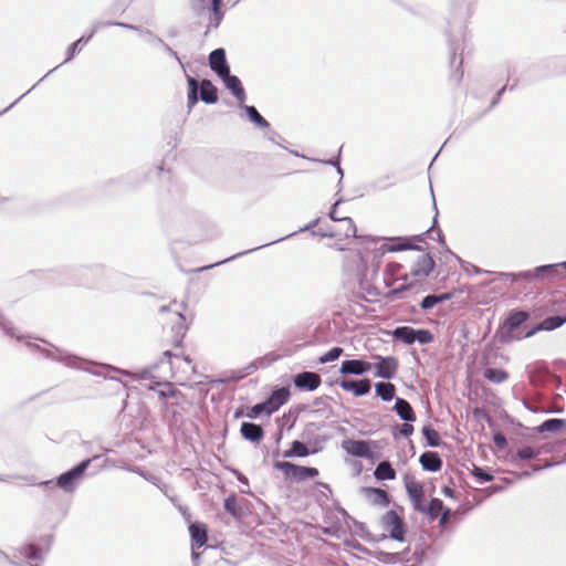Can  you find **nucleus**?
I'll return each instance as SVG.
<instances>
[{
    "instance_id": "obj_1",
    "label": "nucleus",
    "mask_w": 566,
    "mask_h": 566,
    "mask_svg": "<svg viewBox=\"0 0 566 566\" xmlns=\"http://www.w3.org/2000/svg\"><path fill=\"white\" fill-rule=\"evenodd\" d=\"M342 200H337L331 211L329 218L333 221H337L346 226L345 238L357 239V253L360 262L358 272L359 283H371L377 277L380 260L387 252H399L412 249L413 247L409 243H381V238L369 237V235H357V228L349 217H338L337 207Z\"/></svg>"
},
{
    "instance_id": "obj_2",
    "label": "nucleus",
    "mask_w": 566,
    "mask_h": 566,
    "mask_svg": "<svg viewBox=\"0 0 566 566\" xmlns=\"http://www.w3.org/2000/svg\"><path fill=\"white\" fill-rule=\"evenodd\" d=\"M0 328L7 336L19 342H24L25 347L30 352L38 353L45 359L60 363L69 368L93 373L90 368V366L93 364L91 360L80 357L64 348H61L43 337L34 336L31 334H18L12 322L7 319V317L1 312Z\"/></svg>"
},
{
    "instance_id": "obj_3",
    "label": "nucleus",
    "mask_w": 566,
    "mask_h": 566,
    "mask_svg": "<svg viewBox=\"0 0 566 566\" xmlns=\"http://www.w3.org/2000/svg\"><path fill=\"white\" fill-rule=\"evenodd\" d=\"M97 459H99V455L85 458L51 480L36 482L34 475L0 474V481L8 482L11 479H21L29 482L31 485L42 488L44 491H49L52 488H59L65 493H73L85 478L86 471L91 464Z\"/></svg>"
},
{
    "instance_id": "obj_4",
    "label": "nucleus",
    "mask_w": 566,
    "mask_h": 566,
    "mask_svg": "<svg viewBox=\"0 0 566 566\" xmlns=\"http://www.w3.org/2000/svg\"><path fill=\"white\" fill-rule=\"evenodd\" d=\"M534 326L531 312L523 308H512L501 319L494 337L502 344L522 340L533 335L527 333Z\"/></svg>"
},
{
    "instance_id": "obj_5",
    "label": "nucleus",
    "mask_w": 566,
    "mask_h": 566,
    "mask_svg": "<svg viewBox=\"0 0 566 566\" xmlns=\"http://www.w3.org/2000/svg\"><path fill=\"white\" fill-rule=\"evenodd\" d=\"M566 279V261L555 264L536 266L533 270L522 271L518 273L499 272L490 279L488 283L497 281H545V280H564Z\"/></svg>"
},
{
    "instance_id": "obj_6",
    "label": "nucleus",
    "mask_w": 566,
    "mask_h": 566,
    "mask_svg": "<svg viewBox=\"0 0 566 566\" xmlns=\"http://www.w3.org/2000/svg\"><path fill=\"white\" fill-rule=\"evenodd\" d=\"M355 549L361 551L366 554H368L371 558L384 563V564H401L403 566H420L423 563V559L426 557V553L422 551H416L412 556L406 557V555L409 553L410 548L407 546L405 549L400 552H386L382 549H375L370 551L366 547H364L360 543L356 542L354 545H352Z\"/></svg>"
},
{
    "instance_id": "obj_7",
    "label": "nucleus",
    "mask_w": 566,
    "mask_h": 566,
    "mask_svg": "<svg viewBox=\"0 0 566 566\" xmlns=\"http://www.w3.org/2000/svg\"><path fill=\"white\" fill-rule=\"evenodd\" d=\"M380 527L387 533L381 534L375 541L392 539L399 543L406 542L408 534V526L403 517L400 516L396 510L386 511L379 521Z\"/></svg>"
},
{
    "instance_id": "obj_8",
    "label": "nucleus",
    "mask_w": 566,
    "mask_h": 566,
    "mask_svg": "<svg viewBox=\"0 0 566 566\" xmlns=\"http://www.w3.org/2000/svg\"><path fill=\"white\" fill-rule=\"evenodd\" d=\"M273 468L283 473L285 480L292 482H303L315 479L319 471L314 467L301 465L291 461H274Z\"/></svg>"
},
{
    "instance_id": "obj_9",
    "label": "nucleus",
    "mask_w": 566,
    "mask_h": 566,
    "mask_svg": "<svg viewBox=\"0 0 566 566\" xmlns=\"http://www.w3.org/2000/svg\"><path fill=\"white\" fill-rule=\"evenodd\" d=\"M53 535H45L38 542H29L21 546L20 553L30 560H43L51 549Z\"/></svg>"
},
{
    "instance_id": "obj_10",
    "label": "nucleus",
    "mask_w": 566,
    "mask_h": 566,
    "mask_svg": "<svg viewBox=\"0 0 566 566\" xmlns=\"http://www.w3.org/2000/svg\"><path fill=\"white\" fill-rule=\"evenodd\" d=\"M373 358L376 360V364H373V368H375L373 373L374 377L385 380L395 378L399 368V360L397 357L375 354L373 355Z\"/></svg>"
},
{
    "instance_id": "obj_11",
    "label": "nucleus",
    "mask_w": 566,
    "mask_h": 566,
    "mask_svg": "<svg viewBox=\"0 0 566 566\" xmlns=\"http://www.w3.org/2000/svg\"><path fill=\"white\" fill-rule=\"evenodd\" d=\"M543 452L544 449L541 444H515L507 449V459L514 465H520L522 461L537 458Z\"/></svg>"
},
{
    "instance_id": "obj_12",
    "label": "nucleus",
    "mask_w": 566,
    "mask_h": 566,
    "mask_svg": "<svg viewBox=\"0 0 566 566\" xmlns=\"http://www.w3.org/2000/svg\"><path fill=\"white\" fill-rule=\"evenodd\" d=\"M223 510L237 521H242L251 514L250 502L239 499L235 493L229 494L223 500Z\"/></svg>"
},
{
    "instance_id": "obj_13",
    "label": "nucleus",
    "mask_w": 566,
    "mask_h": 566,
    "mask_svg": "<svg viewBox=\"0 0 566 566\" xmlns=\"http://www.w3.org/2000/svg\"><path fill=\"white\" fill-rule=\"evenodd\" d=\"M175 357V355L170 350H165L161 354V357L155 361L154 364H150L148 366L137 368L132 371L133 379L135 380H150L154 378V371L158 370L163 366H167L168 369H171V358Z\"/></svg>"
},
{
    "instance_id": "obj_14",
    "label": "nucleus",
    "mask_w": 566,
    "mask_h": 566,
    "mask_svg": "<svg viewBox=\"0 0 566 566\" xmlns=\"http://www.w3.org/2000/svg\"><path fill=\"white\" fill-rule=\"evenodd\" d=\"M413 286L415 285H399L397 289H390L387 292H384L378 285H359L360 290L365 291L367 296H382L386 300V303L405 298L406 292L410 291Z\"/></svg>"
},
{
    "instance_id": "obj_15",
    "label": "nucleus",
    "mask_w": 566,
    "mask_h": 566,
    "mask_svg": "<svg viewBox=\"0 0 566 566\" xmlns=\"http://www.w3.org/2000/svg\"><path fill=\"white\" fill-rule=\"evenodd\" d=\"M468 286L469 285H462L461 289L453 290L451 292H432L421 298V301L419 302V307L424 312L431 311L437 305L442 304L446 301L454 297L457 293H463L464 291H469Z\"/></svg>"
},
{
    "instance_id": "obj_16",
    "label": "nucleus",
    "mask_w": 566,
    "mask_h": 566,
    "mask_svg": "<svg viewBox=\"0 0 566 566\" xmlns=\"http://www.w3.org/2000/svg\"><path fill=\"white\" fill-rule=\"evenodd\" d=\"M293 386L300 391H314L321 384L322 378L315 371H300L292 376Z\"/></svg>"
},
{
    "instance_id": "obj_17",
    "label": "nucleus",
    "mask_w": 566,
    "mask_h": 566,
    "mask_svg": "<svg viewBox=\"0 0 566 566\" xmlns=\"http://www.w3.org/2000/svg\"><path fill=\"white\" fill-rule=\"evenodd\" d=\"M344 391L352 392L355 397H364L370 392L371 381L368 378L350 379L340 378L335 381Z\"/></svg>"
},
{
    "instance_id": "obj_18",
    "label": "nucleus",
    "mask_w": 566,
    "mask_h": 566,
    "mask_svg": "<svg viewBox=\"0 0 566 566\" xmlns=\"http://www.w3.org/2000/svg\"><path fill=\"white\" fill-rule=\"evenodd\" d=\"M417 512L427 515L431 521L438 518V514L440 513L439 523H443L451 513V509L444 506L441 499L431 497L427 504L422 503Z\"/></svg>"
},
{
    "instance_id": "obj_19",
    "label": "nucleus",
    "mask_w": 566,
    "mask_h": 566,
    "mask_svg": "<svg viewBox=\"0 0 566 566\" xmlns=\"http://www.w3.org/2000/svg\"><path fill=\"white\" fill-rule=\"evenodd\" d=\"M368 447L378 448V442L375 440H361L347 438L343 440L342 448L350 457L361 458L367 457Z\"/></svg>"
},
{
    "instance_id": "obj_20",
    "label": "nucleus",
    "mask_w": 566,
    "mask_h": 566,
    "mask_svg": "<svg viewBox=\"0 0 566 566\" xmlns=\"http://www.w3.org/2000/svg\"><path fill=\"white\" fill-rule=\"evenodd\" d=\"M434 268V261L428 253L420 254L409 269V273L415 279L413 283H418L429 275Z\"/></svg>"
},
{
    "instance_id": "obj_21",
    "label": "nucleus",
    "mask_w": 566,
    "mask_h": 566,
    "mask_svg": "<svg viewBox=\"0 0 566 566\" xmlns=\"http://www.w3.org/2000/svg\"><path fill=\"white\" fill-rule=\"evenodd\" d=\"M373 366L363 358L345 359L340 364L339 373L343 376H363L371 371Z\"/></svg>"
},
{
    "instance_id": "obj_22",
    "label": "nucleus",
    "mask_w": 566,
    "mask_h": 566,
    "mask_svg": "<svg viewBox=\"0 0 566 566\" xmlns=\"http://www.w3.org/2000/svg\"><path fill=\"white\" fill-rule=\"evenodd\" d=\"M360 494L375 506L388 507L391 503L390 495L381 488L377 486H361L359 489Z\"/></svg>"
},
{
    "instance_id": "obj_23",
    "label": "nucleus",
    "mask_w": 566,
    "mask_h": 566,
    "mask_svg": "<svg viewBox=\"0 0 566 566\" xmlns=\"http://www.w3.org/2000/svg\"><path fill=\"white\" fill-rule=\"evenodd\" d=\"M566 323V312L548 315L538 323H534V326L527 333L528 335H535L541 331L552 332L562 327Z\"/></svg>"
},
{
    "instance_id": "obj_24",
    "label": "nucleus",
    "mask_w": 566,
    "mask_h": 566,
    "mask_svg": "<svg viewBox=\"0 0 566 566\" xmlns=\"http://www.w3.org/2000/svg\"><path fill=\"white\" fill-rule=\"evenodd\" d=\"M291 392L284 386H275L264 399L271 413L276 412L290 399Z\"/></svg>"
},
{
    "instance_id": "obj_25",
    "label": "nucleus",
    "mask_w": 566,
    "mask_h": 566,
    "mask_svg": "<svg viewBox=\"0 0 566 566\" xmlns=\"http://www.w3.org/2000/svg\"><path fill=\"white\" fill-rule=\"evenodd\" d=\"M323 450L322 446L310 448L304 441L293 440L290 448L282 452L283 458H306Z\"/></svg>"
},
{
    "instance_id": "obj_26",
    "label": "nucleus",
    "mask_w": 566,
    "mask_h": 566,
    "mask_svg": "<svg viewBox=\"0 0 566 566\" xmlns=\"http://www.w3.org/2000/svg\"><path fill=\"white\" fill-rule=\"evenodd\" d=\"M191 548L199 549L207 544L208 527L205 523L196 521L189 524Z\"/></svg>"
},
{
    "instance_id": "obj_27",
    "label": "nucleus",
    "mask_w": 566,
    "mask_h": 566,
    "mask_svg": "<svg viewBox=\"0 0 566 566\" xmlns=\"http://www.w3.org/2000/svg\"><path fill=\"white\" fill-rule=\"evenodd\" d=\"M240 434L245 441L258 444L264 439L265 432L261 424L243 421L240 426Z\"/></svg>"
},
{
    "instance_id": "obj_28",
    "label": "nucleus",
    "mask_w": 566,
    "mask_h": 566,
    "mask_svg": "<svg viewBox=\"0 0 566 566\" xmlns=\"http://www.w3.org/2000/svg\"><path fill=\"white\" fill-rule=\"evenodd\" d=\"M419 463L423 471L436 473L443 467L442 457L437 451H424L419 457Z\"/></svg>"
},
{
    "instance_id": "obj_29",
    "label": "nucleus",
    "mask_w": 566,
    "mask_h": 566,
    "mask_svg": "<svg viewBox=\"0 0 566 566\" xmlns=\"http://www.w3.org/2000/svg\"><path fill=\"white\" fill-rule=\"evenodd\" d=\"M405 489L412 509L417 512L422 504L423 486L420 482L409 480L405 476Z\"/></svg>"
},
{
    "instance_id": "obj_30",
    "label": "nucleus",
    "mask_w": 566,
    "mask_h": 566,
    "mask_svg": "<svg viewBox=\"0 0 566 566\" xmlns=\"http://www.w3.org/2000/svg\"><path fill=\"white\" fill-rule=\"evenodd\" d=\"M226 87L232 93V95L238 99L240 105H242L245 99V92L243 90L242 83L240 78L235 75H231L230 72L221 76Z\"/></svg>"
},
{
    "instance_id": "obj_31",
    "label": "nucleus",
    "mask_w": 566,
    "mask_h": 566,
    "mask_svg": "<svg viewBox=\"0 0 566 566\" xmlns=\"http://www.w3.org/2000/svg\"><path fill=\"white\" fill-rule=\"evenodd\" d=\"M392 409L396 415L405 422H415L417 419L411 403L405 398H396Z\"/></svg>"
},
{
    "instance_id": "obj_32",
    "label": "nucleus",
    "mask_w": 566,
    "mask_h": 566,
    "mask_svg": "<svg viewBox=\"0 0 566 566\" xmlns=\"http://www.w3.org/2000/svg\"><path fill=\"white\" fill-rule=\"evenodd\" d=\"M210 67L221 77L230 72L223 49H216L209 55Z\"/></svg>"
},
{
    "instance_id": "obj_33",
    "label": "nucleus",
    "mask_w": 566,
    "mask_h": 566,
    "mask_svg": "<svg viewBox=\"0 0 566 566\" xmlns=\"http://www.w3.org/2000/svg\"><path fill=\"white\" fill-rule=\"evenodd\" d=\"M566 429V419L563 418H549L544 420L542 423L533 428V431L542 434L546 432H559Z\"/></svg>"
},
{
    "instance_id": "obj_34",
    "label": "nucleus",
    "mask_w": 566,
    "mask_h": 566,
    "mask_svg": "<svg viewBox=\"0 0 566 566\" xmlns=\"http://www.w3.org/2000/svg\"><path fill=\"white\" fill-rule=\"evenodd\" d=\"M385 273L387 277L384 283H396L401 280L406 281L409 272L401 264L391 262L387 264Z\"/></svg>"
},
{
    "instance_id": "obj_35",
    "label": "nucleus",
    "mask_w": 566,
    "mask_h": 566,
    "mask_svg": "<svg viewBox=\"0 0 566 566\" xmlns=\"http://www.w3.org/2000/svg\"><path fill=\"white\" fill-rule=\"evenodd\" d=\"M392 339L400 342L405 345H412L415 343V328L411 326H397L389 332Z\"/></svg>"
},
{
    "instance_id": "obj_36",
    "label": "nucleus",
    "mask_w": 566,
    "mask_h": 566,
    "mask_svg": "<svg viewBox=\"0 0 566 566\" xmlns=\"http://www.w3.org/2000/svg\"><path fill=\"white\" fill-rule=\"evenodd\" d=\"M397 476V472L389 460L380 461L374 471V478L377 481H392Z\"/></svg>"
},
{
    "instance_id": "obj_37",
    "label": "nucleus",
    "mask_w": 566,
    "mask_h": 566,
    "mask_svg": "<svg viewBox=\"0 0 566 566\" xmlns=\"http://www.w3.org/2000/svg\"><path fill=\"white\" fill-rule=\"evenodd\" d=\"M319 428L316 426L315 422H310L306 424V427L302 433V438L305 440L304 442L311 448H316L318 446H322V443L326 441L325 437H321V436L316 434V431Z\"/></svg>"
},
{
    "instance_id": "obj_38",
    "label": "nucleus",
    "mask_w": 566,
    "mask_h": 566,
    "mask_svg": "<svg viewBox=\"0 0 566 566\" xmlns=\"http://www.w3.org/2000/svg\"><path fill=\"white\" fill-rule=\"evenodd\" d=\"M376 397H379L382 401L389 402L392 399L398 398L396 396V386L389 381H378L374 384Z\"/></svg>"
},
{
    "instance_id": "obj_39",
    "label": "nucleus",
    "mask_w": 566,
    "mask_h": 566,
    "mask_svg": "<svg viewBox=\"0 0 566 566\" xmlns=\"http://www.w3.org/2000/svg\"><path fill=\"white\" fill-rule=\"evenodd\" d=\"M421 434L423 439L426 440V447L430 448H439L443 444V440L439 432L433 428V426L430 422H427L422 429Z\"/></svg>"
},
{
    "instance_id": "obj_40",
    "label": "nucleus",
    "mask_w": 566,
    "mask_h": 566,
    "mask_svg": "<svg viewBox=\"0 0 566 566\" xmlns=\"http://www.w3.org/2000/svg\"><path fill=\"white\" fill-rule=\"evenodd\" d=\"M482 375L488 381L492 384H503L510 377L505 369L499 367H485L482 371Z\"/></svg>"
},
{
    "instance_id": "obj_41",
    "label": "nucleus",
    "mask_w": 566,
    "mask_h": 566,
    "mask_svg": "<svg viewBox=\"0 0 566 566\" xmlns=\"http://www.w3.org/2000/svg\"><path fill=\"white\" fill-rule=\"evenodd\" d=\"M99 28H101L99 22L94 23V25H93L91 32L87 34V36H82L77 41H75L73 44H71L67 50V56H66L64 63L71 61L74 57V55L81 50L82 44L87 43Z\"/></svg>"
},
{
    "instance_id": "obj_42",
    "label": "nucleus",
    "mask_w": 566,
    "mask_h": 566,
    "mask_svg": "<svg viewBox=\"0 0 566 566\" xmlns=\"http://www.w3.org/2000/svg\"><path fill=\"white\" fill-rule=\"evenodd\" d=\"M200 99L207 104L218 101L217 88L209 80H203L200 83Z\"/></svg>"
},
{
    "instance_id": "obj_43",
    "label": "nucleus",
    "mask_w": 566,
    "mask_h": 566,
    "mask_svg": "<svg viewBox=\"0 0 566 566\" xmlns=\"http://www.w3.org/2000/svg\"><path fill=\"white\" fill-rule=\"evenodd\" d=\"M222 0H211L209 27L218 28L223 19V12L221 10Z\"/></svg>"
},
{
    "instance_id": "obj_44",
    "label": "nucleus",
    "mask_w": 566,
    "mask_h": 566,
    "mask_svg": "<svg viewBox=\"0 0 566 566\" xmlns=\"http://www.w3.org/2000/svg\"><path fill=\"white\" fill-rule=\"evenodd\" d=\"M176 314L179 317V322L172 326V331H175L176 336L178 337V339L174 340L175 346L178 347L181 345L182 339L186 336L188 326L186 324V316L182 313H180L179 311H176Z\"/></svg>"
},
{
    "instance_id": "obj_45",
    "label": "nucleus",
    "mask_w": 566,
    "mask_h": 566,
    "mask_svg": "<svg viewBox=\"0 0 566 566\" xmlns=\"http://www.w3.org/2000/svg\"><path fill=\"white\" fill-rule=\"evenodd\" d=\"M415 431L412 422L397 423L391 428V434L395 440L409 438Z\"/></svg>"
},
{
    "instance_id": "obj_46",
    "label": "nucleus",
    "mask_w": 566,
    "mask_h": 566,
    "mask_svg": "<svg viewBox=\"0 0 566 566\" xmlns=\"http://www.w3.org/2000/svg\"><path fill=\"white\" fill-rule=\"evenodd\" d=\"M245 111L249 119L254 123L260 128H268L270 126L269 122L260 115L258 109L254 106L241 105Z\"/></svg>"
},
{
    "instance_id": "obj_47",
    "label": "nucleus",
    "mask_w": 566,
    "mask_h": 566,
    "mask_svg": "<svg viewBox=\"0 0 566 566\" xmlns=\"http://www.w3.org/2000/svg\"><path fill=\"white\" fill-rule=\"evenodd\" d=\"M261 415H265V416L272 415L264 400L249 407V409L245 413V417L254 420V419L260 418Z\"/></svg>"
},
{
    "instance_id": "obj_48",
    "label": "nucleus",
    "mask_w": 566,
    "mask_h": 566,
    "mask_svg": "<svg viewBox=\"0 0 566 566\" xmlns=\"http://www.w3.org/2000/svg\"><path fill=\"white\" fill-rule=\"evenodd\" d=\"M471 473L480 484L491 482L494 479L492 470L486 467H474Z\"/></svg>"
},
{
    "instance_id": "obj_49",
    "label": "nucleus",
    "mask_w": 566,
    "mask_h": 566,
    "mask_svg": "<svg viewBox=\"0 0 566 566\" xmlns=\"http://www.w3.org/2000/svg\"><path fill=\"white\" fill-rule=\"evenodd\" d=\"M180 395H181L180 390H178L176 387L172 386L171 382H169L167 380L165 382V385L161 387V389L158 394V398L160 401L167 402L168 399L177 398Z\"/></svg>"
},
{
    "instance_id": "obj_50",
    "label": "nucleus",
    "mask_w": 566,
    "mask_h": 566,
    "mask_svg": "<svg viewBox=\"0 0 566 566\" xmlns=\"http://www.w3.org/2000/svg\"><path fill=\"white\" fill-rule=\"evenodd\" d=\"M344 353V349L339 346H334L329 348L327 352H325L323 355H321L317 359L319 364H326L334 360H337L342 354Z\"/></svg>"
},
{
    "instance_id": "obj_51",
    "label": "nucleus",
    "mask_w": 566,
    "mask_h": 566,
    "mask_svg": "<svg viewBox=\"0 0 566 566\" xmlns=\"http://www.w3.org/2000/svg\"><path fill=\"white\" fill-rule=\"evenodd\" d=\"M434 340L433 333L428 328H415V343L428 345Z\"/></svg>"
},
{
    "instance_id": "obj_52",
    "label": "nucleus",
    "mask_w": 566,
    "mask_h": 566,
    "mask_svg": "<svg viewBox=\"0 0 566 566\" xmlns=\"http://www.w3.org/2000/svg\"><path fill=\"white\" fill-rule=\"evenodd\" d=\"M188 108L191 109L198 102V82L193 77H188Z\"/></svg>"
},
{
    "instance_id": "obj_53",
    "label": "nucleus",
    "mask_w": 566,
    "mask_h": 566,
    "mask_svg": "<svg viewBox=\"0 0 566 566\" xmlns=\"http://www.w3.org/2000/svg\"><path fill=\"white\" fill-rule=\"evenodd\" d=\"M142 34H145L149 40L156 42L157 44H159L160 46H163V49L168 53L170 54L171 56H174L180 64H181V61L177 54V52H175L170 46H168L161 39L159 38H156L153 35V33L150 32H142L139 31Z\"/></svg>"
},
{
    "instance_id": "obj_54",
    "label": "nucleus",
    "mask_w": 566,
    "mask_h": 566,
    "mask_svg": "<svg viewBox=\"0 0 566 566\" xmlns=\"http://www.w3.org/2000/svg\"><path fill=\"white\" fill-rule=\"evenodd\" d=\"M348 301L353 302L355 304H358V305H360V302H369V303L376 302V300L369 298L367 296V294L365 293V291H363L360 289H359V291H352L348 296Z\"/></svg>"
},
{
    "instance_id": "obj_55",
    "label": "nucleus",
    "mask_w": 566,
    "mask_h": 566,
    "mask_svg": "<svg viewBox=\"0 0 566 566\" xmlns=\"http://www.w3.org/2000/svg\"><path fill=\"white\" fill-rule=\"evenodd\" d=\"M332 398L329 396H321V397H316L314 400H313V405L315 407H317L316 410H314L313 412L314 413H324L326 408L328 407V401L331 400Z\"/></svg>"
},
{
    "instance_id": "obj_56",
    "label": "nucleus",
    "mask_w": 566,
    "mask_h": 566,
    "mask_svg": "<svg viewBox=\"0 0 566 566\" xmlns=\"http://www.w3.org/2000/svg\"><path fill=\"white\" fill-rule=\"evenodd\" d=\"M492 440L496 450L503 451L507 449V440L502 432L495 431L493 433Z\"/></svg>"
},
{
    "instance_id": "obj_57",
    "label": "nucleus",
    "mask_w": 566,
    "mask_h": 566,
    "mask_svg": "<svg viewBox=\"0 0 566 566\" xmlns=\"http://www.w3.org/2000/svg\"><path fill=\"white\" fill-rule=\"evenodd\" d=\"M472 415L476 420H485L490 426L493 423L491 416L483 408L475 407Z\"/></svg>"
},
{
    "instance_id": "obj_58",
    "label": "nucleus",
    "mask_w": 566,
    "mask_h": 566,
    "mask_svg": "<svg viewBox=\"0 0 566 566\" xmlns=\"http://www.w3.org/2000/svg\"><path fill=\"white\" fill-rule=\"evenodd\" d=\"M167 380H163L156 376L149 380V384L146 385L148 390L155 391L157 395L159 394L161 387L165 385Z\"/></svg>"
},
{
    "instance_id": "obj_59",
    "label": "nucleus",
    "mask_w": 566,
    "mask_h": 566,
    "mask_svg": "<svg viewBox=\"0 0 566 566\" xmlns=\"http://www.w3.org/2000/svg\"><path fill=\"white\" fill-rule=\"evenodd\" d=\"M244 379V376L242 375L241 370H232L230 375L223 379L220 380V382L227 384V382H238L240 380Z\"/></svg>"
},
{
    "instance_id": "obj_60",
    "label": "nucleus",
    "mask_w": 566,
    "mask_h": 566,
    "mask_svg": "<svg viewBox=\"0 0 566 566\" xmlns=\"http://www.w3.org/2000/svg\"><path fill=\"white\" fill-rule=\"evenodd\" d=\"M253 363L256 365L258 369L265 368L272 363V359H270L268 356H262L253 360Z\"/></svg>"
},
{
    "instance_id": "obj_61",
    "label": "nucleus",
    "mask_w": 566,
    "mask_h": 566,
    "mask_svg": "<svg viewBox=\"0 0 566 566\" xmlns=\"http://www.w3.org/2000/svg\"><path fill=\"white\" fill-rule=\"evenodd\" d=\"M373 447H368L367 449V457H364V459H367L371 462L378 460L381 455V453L378 450H373Z\"/></svg>"
},
{
    "instance_id": "obj_62",
    "label": "nucleus",
    "mask_w": 566,
    "mask_h": 566,
    "mask_svg": "<svg viewBox=\"0 0 566 566\" xmlns=\"http://www.w3.org/2000/svg\"><path fill=\"white\" fill-rule=\"evenodd\" d=\"M244 378L258 370L256 365L251 361L247 366L240 369Z\"/></svg>"
},
{
    "instance_id": "obj_63",
    "label": "nucleus",
    "mask_w": 566,
    "mask_h": 566,
    "mask_svg": "<svg viewBox=\"0 0 566 566\" xmlns=\"http://www.w3.org/2000/svg\"><path fill=\"white\" fill-rule=\"evenodd\" d=\"M130 471H132V472H134V473H136V474H138V475H140V476H143V478H144L145 480H147V481H151V482H154L155 480H157V478H156V476H154V475H153V474H150V473H146V472H144L140 468H135V469H133V470H130Z\"/></svg>"
},
{
    "instance_id": "obj_64",
    "label": "nucleus",
    "mask_w": 566,
    "mask_h": 566,
    "mask_svg": "<svg viewBox=\"0 0 566 566\" xmlns=\"http://www.w3.org/2000/svg\"><path fill=\"white\" fill-rule=\"evenodd\" d=\"M441 493L446 496V497H449V499H455V492L449 486V485H443L441 488Z\"/></svg>"
}]
</instances>
